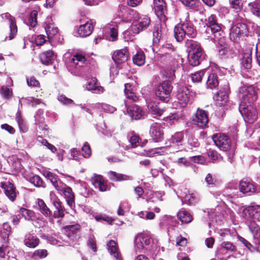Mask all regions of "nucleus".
I'll return each mask as SVG.
<instances>
[{"instance_id": "obj_1", "label": "nucleus", "mask_w": 260, "mask_h": 260, "mask_svg": "<svg viewBox=\"0 0 260 260\" xmlns=\"http://www.w3.org/2000/svg\"><path fill=\"white\" fill-rule=\"evenodd\" d=\"M195 28L192 22L185 20L181 21L177 24L174 29V37L178 42H182L185 38V36H195Z\"/></svg>"}, {"instance_id": "obj_2", "label": "nucleus", "mask_w": 260, "mask_h": 260, "mask_svg": "<svg viewBox=\"0 0 260 260\" xmlns=\"http://www.w3.org/2000/svg\"><path fill=\"white\" fill-rule=\"evenodd\" d=\"M173 88L170 80L164 81L157 85L155 91V95L160 101L167 103L169 101Z\"/></svg>"}, {"instance_id": "obj_3", "label": "nucleus", "mask_w": 260, "mask_h": 260, "mask_svg": "<svg viewBox=\"0 0 260 260\" xmlns=\"http://www.w3.org/2000/svg\"><path fill=\"white\" fill-rule=\"evenodd\" d=\"M136 247L140 252H144L152 246L153 240L149 233L143 232L138 234L135 239Z\"/></svg>"}, {"instance_id": "obj_4", "label": "nucleus", "mask_w": 260, "mask_h": 260, "mask_svg": "<svg viewBox=\"0 0 260 260\" xmlns=\"http://www.w3.org/2000/svg\"><path fill=\"white\" fill-rule=\"evenodd\" d=\"M211 138L215 145L221 150L228 151L231 149L232 142L228 135L224 133H216L213 134Z\"/></svg>"}, {"instance_id": "obj_5", "label": "nucleus", "mask_w": 260, "mask_h": 260, "mask_svg": "<svg viewBox=\"0 0 260 260\" xmlns=\"http://www.w3.org/2000/svg\"><path fill=\"white\" fill-rule=\"evenodd\" d=\"M208 122V112L204 110L198 108L196 113L192 116V124L201 128L207 127Z\"/></svg>"}, {"instance_id": "obj_6", "label": "nucleus", "mask_w": 260, "mask_h": 260, "mask_svg": "<svg viewBox=\"0 0 260 260\" xmlns=\"http://www.w3.org/2000/svg\"><path fill=\"white\" fill-rule=\"evenodd\" d=\"M247 25L244 23H237L233 26L231 29L230 38L237 42L241 37L248 35Z\"/></svg>"}, {"instance_id": "obj_7", "label": "nucleus", "mask_w": 260, "mask_h": 260, "mask_svg": "<svg viewBox=\"0 0 260 260\" xmlns=\"http://www.w3.org/2000/svg\"><path fill=\"white\" fill-rule=\"evenodd\" d=\"M167 46H170L171 52L158 54V56L162 63L166 66H171L176 62V57L179 55L177 54L176 49L172 44H168Z\"/></svg>"}, {"instance_id": "obj_8", "label": "nucleus", "mask_w": 260, "mask_h": 260, "mask_svg": "<svg viewBox=\"0 0 260 260\" xmlns=\"http://www.w3.org/2000/svg\"><path fill=\"white\" fill-rule=\"evenodd\" d=\"M81 23L78 29V34L81 37L89 36L93 30V26L91 20L85 17L79 19Z\"/></svg>"}, {"instance_id": "obj_9", "label": "nucleus", "mask_w": 260, "mask_h": 260, "mask_svg": "<svg viewBox=\"0 0 260 260\" xmlns=\"http://www.w3.org/2000/svg\"><path fill=\"white\" fill-rule=\"evenodd\" d=\"M0 187L3 189L5 194L11 201L14 202L19 193L14 184L11 181L0 182Z\"/></svg>"}, {"instance_id": "obj_10", "label": "nucleus", "mask_w": 260, "mask_h": 260, "mask_svg": "<svg viewBox=\"0 0 260 260\" xmlns=\"http://www.w3.org/2000/svg\"><path fill=\"white\" fill-rule=\"evenodd\" d=\"M205 26H206V32L209 34L211 31L212 34L219 32L221 30V25L219 23L215 15L211 14L205 20Z\"/></svg>"}, {"instance_id": "obj_11", "label": "nucleus", "mask_w": 260, "mask_h": 260, "mask_svg": "<svg viewBox=\"0 0 260 260\" xmlns=\"http://www.w3.org/2000/svg\"><path fill=\"white\" fill-rule=\"evenodd\" d=\"M257 93L255 88L252 86H249L245 88L242 92V101L245 104L251 105L257 99Z\"/></svg>"}, {"instance_id": "obj_12", "label": "nucleus", "mask_w": 260, "mask_h": 260, "mask_svg": "<svg viewBox=\"0 0 260 260\" xmlns=\"http://www.w3.org/2000/svg\"><path fill=\"white\" fill-rule=\"evenodd\" d=\"M185 45L188 54L206 55L200 43L197 41L187 39L185 41Z\"/></svg>"}, {"instance_id": "obj_13", "label": "nucleus", "mask_w": 260, "mask_h": 260, "mask_svg": "<svg viewBox=\"0 0 260 260\" xmlns=\"http://www.w3.org/2000/svg\"><path fill=\"white\" fill-rule=\"evenodd\" d=\"M239 109L241 114L248 122L253 123L257 119V111L251 105L243 108L240 106Z\"/></svg>"}, {"instance_id": "obj_14", "label": "nucleus", "mask_w": 260, "mask_h": 260, "mask_svg": "<svg viewBox=\"0 0 260 260\" xmlns=\"http://www.w3.org/2000/svg\"><path fill=\"white\" fill-rule=\"evenodd\" d=\"M52 204L55 208L53 212L52 211L51 217L55 219H63L65 216V208L59 199L56 198L52 202Z\"/></svg>"}, {"instance_id": "obj_15", "label": "nucleus", "mask_w": 260, "mask_h": 260, "mask_svg": "<svg viewBox=\"0 0 260 260\" xmlns=\"http://www.w3.org/2000/svg\"><path fill=\"white\" fill-rule=\"evenodd\" d=\"M190 92L189 89L186 86H181L178 89L176 97L178 102L183 106L187 105L190 99Z\"/></svg>"}, {"instance_id": "obj_16", "label": "nucleus", "mask_w": 260, "mask_h": 260, "mask_svg": "<svg viewBox=\"0 0 260 260\" xmlns=\"http://www.w3.org/2000/svg\"><path fill=\"white\" fill-rule=\"evenodd\" d=\"M182 5L190 11L203 13L205 11L204 7L200 0H179Z\"/></svg>"}, {"instance_id": "obj_17", "label": "nucleus", "mask_w": 260, "mask_h": 260, "mask_svg": "<svg viewBox=\"0 0 260 260\" xmlns=\"http://www.w3.org/2000/svg\"><path fill=\"white\" fill-rule=\"evenodd\" d=\"M128 57V49L127 47H124L123 49L115 51L112 58L116 64H119L126 61Z\"/></svg>"}, {"instance_id": "obj_18", "label": "nucleus", "mask_w": 260, "mask_h": 260, "mask_svg": "<svg viewBox=\"0 0 260 260\" xmlns=\"http://www.w3.org/2000/svg\"><path fill=\"white\" fill-rule=\"evenodd\" d=\"M149 133L152 139L155 142L161 141L163 139L164 133L160 125L157 123L152 124Z\"/></svg>"}, {"instance_id": "obj_19", "label": "nucleus", "mask_w": 260, "mask_h": 260, "mask_svg": "<svg viewBox=\"0 0 260 260\" xmlns=\"http://www.w3.org/2000/svg\"><path fill=\"white\" fill-rule=\"evenodd\" d=\"M61 195L63 196L67 205L71 208L75 207V194L71 187L68 185L62 192Z\"/></svg>"}, {"instance_id": "obj_20", "label": "nucleus", "mask_w": 260, "mask_h": 260, "mask_svg": "<svg viewBox=\"0 0 260 260\" xmlns=\"http://www.w3.org/2000/svg\"><path fill=\"white\" fill-rule=\"evenodd\" d=\"M127 112L133 119H140L144 114V112L138 105H132L127 108Z\"/></svg>"}, {"instance_id": "obj_21", "label": "nucleus", "mask_w": 260, "mask_h": 260, "mask_svg": "<svg viewBox=\"0 0 260 260\" xmlns=\"http://www.w3.org/2000/svg\"><path fill=\"white\" fill-rule=\"evenodd\" d=\"M86 88L88 90H94L96 93H103L104 91V87L100 85V83L95 77H92L88 80Z\"/></svg>"}, {"instance_id": "obj_22", "label": "nucleus", "mask_w": 260, "mask_h": 260, "mask_svg": "<svg viewBox=\"0 0 260 260\" xmlns=\"http://www.w3.org/2000/svg\"><path fill=\"white\" fill-rule=\"evenodd\" d=\"M39 58L42 64L48 66L53 63L55 59L54 53L53 51L49 50L41 53Z\"/></svg>"}, {"instance_id": "obj_23", "label": "nucleus", "mask_w": 260, "mask_h": 260, "mask_svg": "<svg viewBox=\"0 0 260 260\" xmlns=\"http://www.w3.org/2000/svg\"><path fill=\"white\" fill-rule=\"evenodd\" d=\"M108 176L110 180L114 182L127 181L132 179V177L130 176L118 173L112 171H110L108 173Z\"/></svg>"}, {"instance_id": "obj_24", "label": "nucleus", "mask_w": 260, "mask_h": 260, "mask_svg": "<svg viewBox=\"0 0 260 260\" xmlns=\"http://www.w3.org/2000/svg\"><path fill=\"white\" fill-rule=\"evenodd\" d=\"M154 9L158 17L164 16L167 11L165 2L164 0H154Z\"/></svg>"}, {"instance_id": "obj_25", "label": "nucleus", "mask_w": 260, "mask_h": 260, "mask_svg": "<svg viewBox=\"0 0 260 260\" xmlns=\"http://www.w3.org/2000/svg\"><path fill=\"white\" fill-rule=\"evenodd\" d=\"M207 55L188 54V62L192 67H196L200 65L206 58Z\"/></svg>"}, {"instance_id": "obj_26", "label": "nucleus", "mask_w": 260, "mask_h": 260, "mask_svg": "<svg viewBox=\"0 0 260 260\" xmlns=\"http://www.w3.org/2000/svg\"><path fill=\"white\" fill-rule=\"evenodd\" d=\"M92 182L95 187L99 188L100 191H105L107 190V185L102 176L95 175L92 178Z\"/></svg>"}, {"instance_id": "obj_27", "label": "nucleus", "mask_w": 260, "mask_h": 260, "mask_svg": "<svg viewBox=\"0 0 260 260\" xmlns=\"http://www.w3.org/2000/svg\"><path fill=\"white\" fill-rule=\"evenodd\" d=\"M239 190L244 194L256 192L254 185L249 182L241 181L239 186Z\"/></svg>"}, {"instance_id": "obj_28", "label": "nucleus", "mask_w": 260, "mask_h": 260, "mask_svg": "<svg viewBox=\"0 0 260 260\" xmlns=\"http://www.w3.org/2000/svg\"><path fill=\"white\" fill-rule=\"evenodd\" d=\"M6 16L9 18L10 22V32L9 36V40H12L15 37L18 31V27L16 24L15 18L11 16L10 14H6Z\"/></svg>"}, {"instance_id": "obj_29", "label": "nucleus", "mask_w": 260, "mask_h": 260, "mask_svg": "<svg viewBox=\"0 0 260 260\" xmlns=\"http://www.w3.org/2000/svg\"><path fill=\"white\" fill-rule=\"evenodd\" d=\"M44 28L48 40H51L58 34V28L54 23L44 24Z\"/></svg>"}, {"instance_id": "obj_30", "label": "nucleus", "mask_w": 260, "mask_h": 260, "mask_svg": "<svg viewBox=\"0 0 260 260\" xmlns=\"http://www.w3.org/2000/svg\"><path fill=\"white\" fill-rule=\"evenodd\" d=\"M107 246L110 254L116 259H120V254L117 242L114 240H110L107 242Z\"/></svg>"}, {"instance_id": "obj_31", "label": "nucleus", "mask_w": 260, "mask_h": 260, "mask_svg": "<svg viewBox=\"0 0 260 260\" xmlns=\"http://www.w3.org/2000/svg\"><path fill=\"white\" fill-rule=\"evenodd\" d=\"M40 243L39 239L36 236L31 234H28L26 236L24 240V244L27 247L35 248Z\"/></svg>"}, {"instance_id": "obj_32", "label": "nucleus", "mask_w": 260, "mask_h": 260, "mask_svg": "<svg viewBox=\"0 0 260 260\" xmlns=\"http://www.w3.org/2000/svg\"><path fill=\"white\" fill-rule=\"evenodd\" d=\"M219 80L217 75L215 73H211L208 77L206 86L211 89H216L219 85Z\"/></svg>"}, {"instance_id": "obj_33", "label": "nucleus", "mask_w": 260, "mask_h": 260, "mask_svg": "<svg viewBox=\"0 0 260 260\" xmlns=\"http://www.w3.org/2000/svg\"><path fill=\"white\" fill-rule=\"evenodd\" d=\"M38 205L40 212L46 218H51L52 210L47 206L44 200L39 199Z\"/></svg>"}, {"instance_id": "obj_34", "label": "nucleus", "mask_w": 260, "mask_h": 260, "mask_svg": "<svg viewBox=\"0 0 260 260\" xmlns=\"http://www.w3.org/2000/svg\"><path fill=\"white\" fill-rule=\"evenodd\" d=\"M19 212L26 220L32 221L36 219V213L32 210L21 207L19 209Z\"/></svg>"}, {"instance_id": "obj_35", "label": "nucleus", "mask_w": 260, "mask_h": 260, "mask_svg": "<svg viewBox=\"0 0 260 260\" xmlns=\"http://www.w3.org/2000/svg\"><path fill=\"white\" fill-rule=\"evenodd\" d=\"M177 218L182 224H188L192 220V217L190 214L184 210H182L178 213Z\"/></svg>"}, {"instance_id": "obj_36", "label": "nucleus", "mask_w": 260, "mask_h": 260, "mask_svg": "<svg viewBox=\"0 0 260 260\" xmlns=\"http://www.w3.org/2000/svg\"><path fill=\"white\" fill-rule=\"evenodd\" d=\"M153 43L154 45H158L160 40L163 38V34L160 25L157 24L154 26L153 30Z\"/></svg>"}, {"instance_id": "obj_37", "label": "nucleus", "mask_w": 260, "mask_h": 260, "mask_svg": "<svg viewBox=\"0 0 260 260\" xmlns=\"http://www.w3.org/2000/svg\"><path fill=\"white\" fill-rule=\"evenodd\" d=\"M124 93L127 98L132 100L133 102H136L138 100V98L136 96L135 92H134L132 86L129 83H125L124 84Z\"/></svg>"}, {"instance_id": "obj_38", "label": "nucleus", "mask_w": 260, "mask_h": 260, "mask_svg": "<svg viewBox=\"0 0 260 260\" xmlns=\"http://www.w3.org/2000/svg\"><path fill=\"white\" fill-rule=\"evenodd\" d=\"M207 71L206 69L198 71L191 74V80L193 83H199L202 82L203 77L205 76Z\"/></svg>"}, {"instance_id": "obj_39", "label": "nucleus", "mask_w": 260, "mask_h": 260, "mask_svg": "<svg viewBox=\"0 0 260 260\" xmlns=\"http://www.w3.org/2000/svg\"><path fill=\"white\" fill-rule=\"evenodd\" d=\"M134 63L138 66L143 65L145 62V55L143 51L138 52L133 57Z\"/></svg>"}, {"instance_id": "obj_40", "label": "nucleus", "mask_w": 260, "mask_h": 260, "mask_svg": "<svg viewBox=\"0 0 260 260\" xmlns=\"http://www.w3.org/2000/svg\"><path fill=\"white\" fill-rule=\"evenodd\" d=\"M248 6L250 7V10L252 13L255 16L260 18V0L249 3Z\"/></svg>"}, {"instance_id": "obj_41", "label": "nucleus", "mask_w": 260, "mask_h": 260, "mask_svg": "<svg viewBox=\"0 0 260 260\" xmlns=\"http://www.w3.org/2000/svg\"><path fill=\"white\" fill-rule=\"evenodd\" d=\"M29 182L37 187H46L45 182L39 175H34L30 177Z\"/></svg>"}, {"instance_id": "obj_42", "label": "nucleus", "mask_w": 260, "mask_h": 260, "mask_svg": "<svg viewBox=\"0 0 260 260\" xmlns=\"http://www.w3.org/2000/svg\"><path fill=\"white\" fill-rule=\"evenodd\" d=\"M0 93L4 99L7 100H10L13 97V91L12 89L7 86H2Z\"/></svg>"}, {"instance_id": "obj_43", "label": "nucleus", "mask_w": 260, "mask_h": 260, "mask_svg": "<svg viewBox=\"0 0 260 260\" xmlns=\"http://www.w3.org/2000/svg\"><path fill=\"white\" fill-rule=\"evenodd\" d=\"M86 61V57L81 53H76L71 59V62L75 65H82Z\"/></svg>"}, {"instance_id": "obj_44", "label": "nucleus", "mask_w": 260, "mask_h": 260, "mask_svg": "<svg viewBox=\"0 0 260 260\" xmlns=\"http://www.w3.org/2000/svg\"><path fill=\"white\" fill-rule=\"evenodd\" d=\"M242 62L244 68L246 69H249L252 67V56L251 53H244Z\"/></svg>"}, {"instance_id": "obj_45", "label": "nucleus", "mask_w": 260, "mask_h": 260, "mask_svg": "<svg viewBox=\"0 0 260 260\" xmlns=\"http://www.w3.org/2000/svg\"><path fill=\"white\" fill-rule=\"evenodd\" d=\"M181 117V115L178 112L170 113L168 116L164 117L163 120L166 122L172 124L177 121Z\"/></svg>"}, {"instance_id": "obj_46", "label": "nucleus", "mask_w": 260, "mask_h": 260, "mask_svg": "<svg viewBox=\"0 0 260 260\" xmlns=\"http://www.w3.org/2000/svg\"><path fill=\"white\" fill-rule=\"evenodd\" d=\"M81 229V225L78 223L73 224L67 225L62 227V230L66 233L74 234L76 232L79 231Z\"/></svg>"}, {"instance_id": "obj_47", "label": "nucleus", "mask_w": 260, "mask_h": 260, "mask_svg": "<svg viewBox=\"0 0 260 260\" xmlns=\"http://www.w3.org/2000/svg\"><path fill=\"white\" fill-rule=\"evenodd\" d=\"M40 10V8L38 7L35 10L32 11L29 14L28 18V22L30 25L32 27H35L37 24V15L38 14V11Z\"/></svg>"}, {"instance_id": "obj_48", "label": "nucleus", "mask_w": 260, "mask_h": 260, "mask_svg": "<svg viewBox=\"0 0 260 260\" xmlns=\"http://www.w3.org/2000/svg\"><path fill=\"white\" fill-rule=\"evenodd\" d=\"M44 174V176L50 181L53 186L61 180L57 175L51 172L47 171Z\"/></svg>"}, {"instance_id": "obj_49", "label": "nucleus", "mask_w": 260, "mask_h": 260, "mask_svg": "<svg viewBox=\"0 0 260 260\" xmlns=\"http://www.w3.org/2000/svg\"><path fill=\"white\" fill-rule=\"evenodd\" d=\"M132 136L129 138V142L133 148H136L140 144L141 138L138 135H137L135 132L131 133Z\"/></svg>"}, {"instance_id": "obj_50", "label": "nucleus", "mask_w": 260, "mask_h": 260, "mask_svg": "<svg viewBox=\"0 0 260 260\" xmlns=\"http://www.w3.org/2000/svg\"><path fill=\"white\" fill-rule=\"evenodd\" d=\"M94 219L97 221H100L101 220L107 222L109 224H112V223L115 220L114 218L108 216L105 214H100L94 216Z\"/></svg>"}, {"instance_id": "obj_51", "label": "nucleus", "mask_w": 260, "mask_h": 260, "mask_svg": "<svg viewBox=\"0 0 260 260\" xmlns=\"http://www.w3.org/2000/svg\"><path fill=\"white\" fill-rule=\"evenodd\" d=\"M207 154L209 158L213 161L222 159V156L216 150L211 148L207 150Z\"/></svg>"}, {"instance_id": "obj_52", "label": "nucleus", "mask_w": 260, "mask_h": 260, "mask_svg": "<svg viewBox=\"0 0 260 260\" xmlns=\"http://www.w3.org/2000/svg\"><path fill=\"white\" fill-rule=\"evenodd\" d=\"M148 107H150V112L157 116H161L165 111V109H160L158 106L156 105L154 103L150 104Z\"/></svg>"}, {"instance_id": "obj_53", "label": "nucleus", "mask_w": 260, "mask_h": 260, "mask_svg": "<svg viewBox=\"0 0 260 260\" xmlns=\"http://www.w3.org/2000/svg\"><path fill=\"white\" fill-rule=\"evenodd\" d=\"M37 140L43 145L46 146L52 153H55L57 151L56 148L53 145L49 143L47 140L44 139L42 137L39 136Z\"/></svg>"}, {"instance_id": "obj_54", "label": "nucleus", "mask_w": 260, "mask_h": 260, "mask_svg": "<svg viewBox=\"0 0 260 260\" xmlns=\"http://www.w3.org/2000/svg\"><path fill=\"white\" fill-rule=\"evenodd\" d=\"M222 92L218 93L216 95V100L217 101V104L219 106H223L226 105L228 101V96L227 95L223 94Z\"/></svg>"}, {"instance_id": "obj_55", "label": "nucleus", "mask_w": 260, "mask_h": 260, "mask_svg": "<svg viewBox=\"0 0 260 260\" xmlns=\"http://www.w3.org/2000/svg\"><path fill=\"white\" fill-rule=\"evenodd\" d=\"M250 232L255 236H260V227L255 222H251L248 225Z\"/></svg>"}, {"instance_id": "obj_56", "label": "nucleus", "mask_w": 260, "mask_h": 260, "mask_svg": "<svg viewBox=\"0 0 260 260\" xmlns=\"http://www.w3.org/2000/svg\"><path fill=\"white\" fill-rule=\"evenodd\" d=\"M48 255V251L46 249H38L35 250L32 255V257L36 258L38 257L39 258H44Z\"/></svg>"}, {"instance_id": "obj_57", "label": "nucleus", "mask_w": 260, "mask_h": 260, "mask_svg": "<svg viewBox=\"0 0 260 260\" xmlns=\"http://www.w3.org/2000/svg\"><path fill=\"white\" fill-rule=\"evenodd\" d=\"M110 36L112 41H115L118 39V26L117 24L110 27Z\"/></svg>"}, {"instance_id": "obj_58", "label": "nucleus", "mask_w": 260, "mask_h": 260, "mask_svg": "<svg viewBox=\"0 0 260 260\" xmlns=\"http://www.w3.org/2000/svg\"><path fill=\"white\" fill-rule=\"evenodd\" d=\"M183 139V135L181 133H176L172 136L171 139L173 145L181 143Z\"/></svg>"}, {"instance_id": "obj_59", "label": "nucleus", "mask_w": 260, "mask_h": 260, "mask_svg": "<svg viewBox=\"0 0 260 260\" xmlns=\"http://www.w3.org/2000/svg\"><path fill=\"white\" fill-rule=\"evenodd\" d=\"M67 186L66 183L63 182L61 180H60L56 183L55 185H54L53 187L59 194H62V192Z\"/></svg>"}, {"instance_id": "obj_60", "label": "nucleus", "mask_w": 260, "mask_h": 260, "mask_svg": "<svg viewBox=\"0 0 260 260\" xmlns=\"http://www.w3.org/2000/svg\"><path fill=\"white\" fill-rule=\"evenodd\" d=\"M82 151L83 152V155L85 158L89 157L91 154V149L87 142H86L82 146Z\"/></svg>"}, {"instance_id": "obj_61", "label": "nucleus", "mask_w": 260, "mask_h": 260, "mask_svg": "<svg viewBox=\"0 0 260 260\" xmlns=\"http://www.w3.org/2000/svg\"><path fill=\"white\" fill-rule=\"evenodd\" d=\"M231 7L236 10H241L243 8L242 0H229Z\"/></svg>"}, {"instance_id": "obj_62", "label": "nucleus", "mask_w": 260, "mask_h": 260, "mask_svg": "<svg viewBox=\"0 0 260 260\" xmlns=\"http://www.w3.org/2000/svg\"><path fill=\"white\" fill-rule=\"evenodd\" d=\"M221 246L225 250L232 252H234L236 251L235 246L230 242H223L221 244Z\"/></svg>"}, {"instance_id": "obj_63", "label": "nucleus", "mask_w": 260, "mask_h": 260, "mask_svg": "<svg viewBox=\"0 0 260 260\" xmlns=\"http://www.w3.org/2000/svg\"><path fill=\"white\" fill-rule=\"evenodd\" d=\"M239 240L242 242L244 245L247 247L251 252H253L255 250V248L247 240L245 239L244 238L238 236Z\"/></svg>"}, {"instance_id": "obj_64", "label": "nucleus", "mask_w": 260, "mask_h": 260, "mask_svg": "<svg viewBox=\"0 0 260 260\" xmlns=\"http://www.w3.org/2000/svg\"><path fill=\"white\" fill-rule=\"evenodd\" d=\"M150 23V18L147 17L140 19V21L138 22L140 27H142L143 30L147 28Z\"/></svg>"}]
</instances>
